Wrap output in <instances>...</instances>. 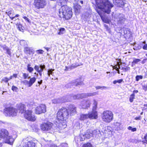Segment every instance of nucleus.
Returning <instances> with one entry per match:
<instances>
[{
	"label": "nucleus",
	"instance_id": "5",
	"mask_svg": "<svg viewBox=\"0 0 147 147\" xmlns=\"http://www.w3.org/2000/svg\"><path fill=\"white\" fill-rule=\"evenodd\" d=\"M113 116L112 112L109 111H104L101 115L102 120L107 123H110L113 120Z\"/></svg>",
	"mask_w": 147,
	"mask_h": 147
},
{
	"label": "nucleus",
	"instance_id": "8",
	"mask_svg": "<svg viewBox=\"0 0 147 147\" xmlns=\"http://www.w3.org/2000/svg\"><path fill=\"white\" fill-rule=\"evenodd\" d=\"M46 4L45 0H34V5L37 9L43 8Z\"/></svg>",
	"mask_w": 147,
	"mask_h": 147
},
{
	"label": "nucleus",
	"instance_id": "14",
	"mask_svg": "<svg viewBox=\"0 0 147 147\" xmlns=\"http://www.w3.org/2000/svg\"><path fill=\"white\" fill-rule=\"evenodd\" d=\"M83 84H84L82 81H81L77 79L76 80L72 81L71 83L68 84L66 85V87H67V86H70V88H71V86H72L74 85L78 86Z\"/></svg>",
	"mask_w": 147,
	"mask_h": 147
},
{
	"label": "nucleus",
	"instance_id": "17",
	"mask_svg": "<svg viewBox=\"0 0 147 147\" xmlns=\"http://www.w3.org/2000/svg\"><path fill=\"white\" fill-rule=\"evenodd\" d=\"M114 5L117 7H121L124 5V0H113Z\"/></svg>",
	"mask_w": 147,
	"mask_h": 147
},
{
	"label": "nucleus",
	"instance_id": "53",
	"mask_svg": "<svg viewBox=\"0 0 147 147\" xmlns=\"http://www.w3.org/2000/svg\"><path fill=\"white\" fill-rule=\"evenodd\" d=\"M23 18L28 23L30 22L29 19L26 17L24 16Z\"/></svg>",
	"mask_w": 147,
	"mask_h": 147
},
{
	"label": "nucleus",
	"instance_id": "48",
	"mask_svg": "<svg viewBox=\"0 0 147 147\" xmlns=\"http://www.w3.org/2000/svg\"><path fill=\"white\" fill-rule=\"evenodd\" d=\"M25 85H28V86L29 87V82L27 80H25L22 82Z\"/></svg>",
	"mask_w": 147,
	"mask_h": 147
},
{
	"label": "nucleus",
	"instance_id": "19",
	"mask_svg": "<svg viewBox=\"0 0 147 147\" xmlns=\"http://www.w3.org/2000/svg\"><path fill=\"white\" fill-rule=\"evenodd\" d=\"M68 111L71 115H73L76 113V107L74 105H70Z\"/></svg>",
	"mask_w": 147,
	"mask_h": 147
},
{
	"label": "nucleus",
	"instance_id": "52",
	"mask_svg": "<svg viewBox=\"0 0 147 147\" xmlns=\"http://www.w3.org/2000/svg\"><path fill=\"white\" fill-rule=\"evenodd\" d=\"M6 50L7 54L9 55H11V53L10 51V50L8 48H6Z\"/></svg>",
	"mask_w": 147,
	"mask_h": 147
},
{
	"label": "nucleus",
	"instance_id": "31",
	"mask_svg": "<svg viewBox=\"0 0 147 147\" xmlns=\"http://www.w3.org/2000/svg\"><path fill=\"white\" fill-rule=\"evenodd\" d=\"M31 65L29 64L27 66V70L30 72L31 73L34 70L33 68L32 67H30Z\"/></svg>",
	"mask_w": 147,
	"mask_h": 147
},
{
	"label": "nucleus",
	"instance_id": "54",
	"mask_svg": "<svg viewBox=\"0 0 147 147\" xmlns=\"http://www.w3.org/2000/svg\"><path fill=\"white\" fill-rule=\"evenodd\" d=\"M60 147H67V144H62L60 146Z\"/></svg>",
	"mask_w": 147,
	"mask_h": 147
},
{
	"label": "nucleus",
	"instance_id": "9",
	"mask_svg": "<svg viewBox=\"0 0 147 147\" xmlns=\"http://www.w3.org/2000/svg\"><path fill=\"white\" fill-rule=\"evenodd\" d=\"M97 94L96 92L87 94H82L75 95L73 96V98L74 99H80L83 98L87 97L88 96H95Z\"/></svg>",
	"mask_w": 147,
	"mask_h": 147
},
{
	"label": "nucleus",
	"instance_id": "57",
	"mask_svg": "<svg viewBox=\"0 0 147 147\" xmlns=\"http://www.w3.org/2000/svg\"><path fill=\"white\" fill-rule=\"evenodd\" d=\"M76 2L78 3V4L79 3H81L82 4H83V2L82 1H79V0H75Z\"/></svg>",
	"mask_w": 147,
	"mask_h": 147
},
{
	"label": "nucleus",
	"instance_id": "64",
	"mask_svg": "<svg viewBox=\"0 0 147 147\" xmlns=\"http://www.w3.org/2000/svg\"><path fill=\"white\" fill-rule=\"evenodd\" d=\"M42 80H41L40 81H38V83L39 84H41L42 83Z\"/></svg>",
	"mask_w": 147,
	"mask_h": 147
},
{
	"label": "nucleus",
	"instance_id": "2",
	"mask_svg": "<svg viewBox=\"0 0 147 147\" xmlns=\"http://www.w3.org/2000/svg\"><path fill=\"white\" fill-rule=\"evenodd\" d=\"M71 8L66 5L62 6L59 9V16L60 18H65L66 20L70 19L72 16Z\"/></svg>",
	"mask_w": 147,
	"mask_h": 147
},
{
	"label": "nucleus",
	"instance_id": "43",
	"mask_svg": "<svg viewBox=\"0 0 147 147\" xmlns=\"http://www.w3.org/2000/svg\"><path fill=\"white\" fill-rule=\"evenodd\" d=\"M36 52L38 54H42L44 51L42 50H39L36 51Z\"/></svg>",
	"mask_w": 147,
	"mask_h": 147
},
{
	"label": "nucleus",
	"instance_id": "50",
	"mask_svg": "<svg viewBox=\"0 0 147 147\" xmlns=\"http://www.w3.org/2000/svg\"><path fill=\"white\" fill-rule=\"evenodd\" d=\"M23 76L24 79H26L28 77V74L26 73H23Z\"/></svg>",
	"mask_w": 147,
	"mask_h": 147
},
{
	"label": "nucleus",
	"instance_id": "40",
	"mask_svg": "<svg viewBox=\"0 0 147 147\" xmlns=\"http://www.w3.org/2000/svg\"><path fill=\"white\" fill-rule=\"evenodd\" d=\"M143 77L142 76H137L136 77V80L138 81L140 79H141Z\"/></svg>",
	"mask_w": 147,
	"mask_h": 147
},
{
	"label": "nucleus",
	"instance_id": "45",
	"mask_svg": "<svg viewBox=\"0 0 147 147\" xmlns=\"http://www.w3.org/2000/svg\"><path fill=\"white\" fill-rule=\"evenodd\" d=\"M147 136L146 134V135L144 136V138H142V139H144V140H143L142 141V142L143 143H146V142H147Z\"/></svg>",
	"mask_w": 147,
	"mask_h": 147
},
{
	"label": "nucleus",
	"instance_id": "26",
	"mask_svg": "<svg viewBox=\"0 0 147 147\" xmlns=\"http://www.w3.org/2000/svg\"><path fill=\"white\" fill-rule=\"evenodd\" d=\"M36 78L35 77H33L30 79V80L29 81V87H31L32 85L35 82Z\"/></svg>",
	"mask_w": 147,
	"mask_h": 147
},
{
	"label": "nucleus",
	"instance_id": "38",
	"mask_svg": "<svg viewBox=\"0 0 147 147\" xmlns=\"http://www.w3.org/2000/svg\"><path fill=\"white\" fill-rule=\"evenodd\" d=\"M18 29L20 31H22L23 29H22V26L21 24H16Z\"/></svg>",
	"mask_w": 147,
	"mask_h": 147
},
{
	"label": "nucleus",
	"instance_id": "25",
	"mask_svg": "<svg viewBox=\"0 0 147 147\" xmlns=\"http://www.w3.org/2000/svg\"><path fill=\"white\" fill-rule=\"evenodd\" d=\"M81 6L80 5H76L74 6V9L75 13L76 14L79 13L80 12Z\"/></svg>",
	"mask_w": 147,
	"mask_h": 147
},
{
	"label": "nucleus",
	"instance_id": "3",
	"mask_svg": "<svg viewBox=\"0 0 147 147\" xmlns=\"http://www.w3.org/2000/svg\"><path fill=\"white\" fill-rule=\"evenodd\" d=\"M9 133L6 129H2L0 130V136L1 138L3 139L5 143L12 145L14 141L12 136H9Z\"/></svg>",
	"mask_w": 147,
	"mask_h": 147
},
{
	"label": "nucleus",
	"instance_id": "1",
	"mask_svg": "<svg viewBox=\"0 0 147 147\" xmlns=\"http://www.w3.org/2000/svg\"><path fill=\"white\" fill-rule=\"evenodd\" d=\"M96 6L102 11L108 14L111 11L113 5L108 0H95Z\"/></svg>",
	"mask_w": 147,
	"mask_h": 147
},
{
	"label": "nucleus",
	"instance_id": "28",
	"mask_svg": "<svg viewBox=\"0 0 147 147\" xmlns=\"http://www.w3.org/2000/svg\"><path fill=\"white\" fill-rule=\"evenodd\" d=\"M88 118H89L88 114H82L80 115V119L81 120H84Z\"/></svg>",
	"mask_w": 147,
	"mask_h": 147
},
{
	"label": "nucleus",
	"instance_id": "23",
	"mask_svg": "<svg viewBox=\"0 0 147 147\" xmlns=\"http://www.w3.org/2000/svg\"><path fill=\"white\" fill-rule=\"evenodd\" d=\"M35 143L32 141L28 142L23 147H35Z\"/></svg>",
	"mask_w": 147,
	"mask_h": 147
},
{
	"label": "nucleus",
	"instance_id": "60",
	"mask_svg": "<svg viewBox=\"0 0 147 147\" xmlns=\"http://www.w3.org/2000/svg\"><path fill=\"white\" fill-rule=\"evenodd\" d=\"M117 83H121L123 81V80L122 79H120L119 80H117Z\"/></svg>",
	"mask_w": 147,
	"mask_h": 147
},
{
	"label": "nucleus",
	"instance_id": "35",
	"mask_svg": "<svg viewBox=\"0 0 147 147\" xmlns=\"http://www.w3.org/2000/svg\"><path fill=\"white\" fill-rule=\"evenodd\" d=\"M54 70V69H51L48 70L47 71V75L49 77L50 76L51 74L52 75H53V72Z\"/></svg>",
	"mask_w": 147,
	"mask_h": 147
},
{
	"label": "nucleus",
	"instance_id": "61",
	"mask_svg": "<svg viewBox=\"0 0 147 147\" xmlns=\"http://www.w3.org/2000/svg\"><path fill=\"white\" fill-rule=\"evenodd\" d=\"M104 26L107 30H109V27L108 26H107L106 24H105Z\"/></svg>",
	"mask_w": 147,
	"mask_h": 147
},
{
	"label": "nucleus",
	"instance_id": "6",
	"mask_svg": "<svg viewBox=\"0 0 147 147\" xmlns=\"http://www.w3.org/2000/svg\"><path fill=\"white\" fill-rule=\"evenodd\" d=\"M114 18L115 21L117 22L119 26L123 24L126 20L125 16L123 14H116L114 16Z\"/></svg>",
	"mask_w": 147,
	"mask_h": 147
},
{
	"label": "nucleus",
	"instance_id": "49",
	"mask_svg": "<svg viewBox=\"0 0 147 147\" xmlns=\"http://www.w3.org/2000/svg\"><path fill=\"white\" fill-rule=\"evenodd\" d=\"M58 1L61 5H62L63 3H66V0H58Z\"/></svg>",
	"mask_w": 147,
	"mask_h": 147
},
{
	"label": "nucleus",
	"instance_id": "46",
	"mask_svg": "<svg viewBox=\"0 0 147 147\" xmlns=\"http://www.w3.org/2000/svg\"><path fill=\"white\" fill-rule=\"evenodd\" d=\"M140 61V59H135L133 60V61L132 62V63H137L138 62Z\"/></svg>",
	"mask_w": 147,
	"mask_h": 147
},
{
	"label": "nucleus",
	"instance_id": "20",
	"mask_svg": "<svg viewBox=\"0 0 147 147\" xmlns=\"http://www.w3.org/2000/svg\"><path fill=\"white\" fill-rule=\"evenodd\" d=\"M93 136H94L96 137H100L102 136V133H103L102 132H100V131L98 129H95L92 131Z\"/></svg>",
	"mask_w": 147,
	"mask_h": 147
},
{
	"label": "nucleus",
	"instance_id": "10",
	"mask_svg": "<svg viewBox=\"0 0 147 147\" xmlns=\"http://www.w3.org/2000/svg\"><path fill=\"white\" fill-rule=\"evenodd\" d=\"M24 114V117L27 119L31 121H34L36 118L35 116L32 114V111L30 110L26 111Z\"/></svg>",
	"mask_w": 147,
	"mask_h": 147
},
{
	"label": "nucleus",
	"instance_id": "21",
	"mask_svg": "<svg viewBox=\"0 0 147 147\" xmlns=\"http://www.w3.org/2000/svg\"><path fill=\"white\" fill-rule=\"evenodd\" d=\"M24 52L26 54L30 55L33 54L34 51L31 48L26 47L24 48Z\"/></svg>",
	"mask_w": 147,
	"mask_h": 147
},
{
	"label": "nucleus",
	"instance_id": "36",
	"mask_svg": "<svg viewBox=\"0 0 147 147\" xmlns=\"http://www.w3.org/2000/svg\"><path fill=\"white\" fill-rule=\"evenodd\" d=\"M93 105V107L92 110H95L97 108V103L95 100H94V103Z\"/></svg>",
	"mask_w": 147,
	"mask_h": 147
},
{
	"label": "nucleus",
	"instance_id": "18",
	"mask_svg": "<svg viewBox=\"0 0 147 147\" xmlns=\"http://www.w3.org/2000/svg\"><path fill=\"white\" fill-rule=\"evenodd\" d=\"M96 11L100 16L102 20L104 22L107 24L109 23L110 20L108 17L105 16H102L101 13L98 10Z\"/></svg>",
	"mask_w": 147,
	"mask_h": 147
},
{
	"label": "nucleus",
	"instance_id": "13",
	"mask_svg": "<svg viewBox=\"0 0 147 147\" xmlns=\"http://www.w3.org/2000/svg\"><path fill=\"white\" fill-rule=\"evenodd\" d=\"M70 100L66 99L65 97H63L60 98L54 99L52 100V102L53 103L56 104L69 101Z\"/></svg>",
	"mask_w": 147,
	"mask_h": 147
},
{
	"label": "nucleus",
	"instance_id": "39",
	"mask_svg": "<svg viewBox=\"0 0 147 147\" xmlns=\"http://www.w3.org/2000/svg\"><path fill=\"white\" fill-rule=\"evenodd\" d=\"M12 90L13 91L16 92H18V88L14 86H13L12 87Z\"/></svg>",
	"mask_w": 147,
	"mask_h": 147
},
{
	"label": "nucleus",
	"instance_id": "55",
	"mask_svg": "<svg viewBox=\"0 0 147 147\" xmlns=\"http://www.w3.org/2000/svg\"><path fill=\"white\" fill-rule=\"evenodd\" d=\"M143 89L145 91L147 90V85H145L143 86Z\"/></svg>",
	"mask_w": 147,
	"mask_h": 147
},
{
	"label": "nucleus",
	"instance_id": "44",
	"mask_svg": "<svg viewBox=\"0 0 147 147\" xmlns=\"http://www.w3.org/2000/svg\"><path fill=\"white\" fill-rule=\"evenodd\" d=\"M117 65H116L114 67V68L116 70H118V69H119V68H120V65L119 64V63L118 62L117 63Z\"/></svg>",
	"mask_w": 147,
	"mask_h": 147
},
{
	"label": "nucleus",
	"instance_id": "33",
	"mask_svg": "<svg viewBox=\"0 0 147 147\" xmlns=\"http://www.w3.org/2000/svg\"><path fill=\"white\" fill-rule=\"evenodd\" d=\"M120 123L118 122L115 123V128L117 129V130H118L120 129Z\"/></svg>",
	"mask_w": 147,
	"mask_h": 147
},
{
	"label": "nucleus",
	"instance_id": "7",
	"mask_svg": "<svg viewBox=\"0 0 147 147\" xmlns=\"http://www.w3.org/2000/svg\"><path fill=\"white\" fill-rule=\"evenodd\" d=\"M4 112L8 116H16L17 113V110L12 107H7L5 109Z\"/></svg>",
	"mask_w": 147,
	"mask_h": 147
},
{
	"label": "nucleus",
	"instance_id": "59",
	"mask_svg": "<svg viewBox=\"0 0 147 147\" xmlns=\"http://www.w3.org/2000/svg\"><path fill=\"white\" fill-rule=\"evenodd\" d=\"M141 119V116H139L138 117H136L135 118V119L136 120H140Z\"/></svg>",
	"mask_w": 147,
	"mask_h": 147
},
{
	"label": "nucleus",
	"instance_id": "47",
	"mask_svg": "<svg viewBox=\"0 0 147 147\" xmlns=\"http://www.w3.org/2000/svg\"><path fill=\"white\" fill-rule=\"evenodd\" d=\"M6 13L7 14L10 16L13 13V11L11 10L8 11H7L6 12Z\"/></svg>",
	"mask_w": 147,
	"mask_h": 147
},
{
	"label": "nucleus",
	"instance_id": "15",
	"mask_svg": "<svg viewBox=\"0 0 147 147\" xmlns=\"http://www.w3.org/2000/svg\"><path fill=\"white\" fill-rule=\"evenodd\" d=\"M91 104L90 101L89 100H84L81 102V106L83 109H86L89 107Z\"/></svg>",
	"mask_w": 147,
	"mask_h": 147
},
{
	"label": "nucleus",
	"instance_id": "58",
	"mask_svg": "<svg viewBox=\"0 0 147 147\" xmlns=\"http://www.w3.org/2000/svg\"><path fill=\"white\" fill-rule=\"evenodd\" d=\"M143 48L144 50H147V44H145L143 46Z\"/></svg>",
	"mask_w": 147,
	"mask_h": 147
},
{
	"label": "nucleus",
	"instance_id": "41",
	"mask_svg": "<svg viewBox=\"0 0 147 147\" xmlns=\"http://www.w3.org/2000/svg\"><path fill=\"white\" fill-rule=\"evenodd\" d=\"M83 147H91L92 145L90 143H88L84 144L83 146Z\"/></svg>",
	"mask_w": 147,
	"mask_h": 147
},
{
	"label": "nucleus",
	"instance_id": "34",
	"mask_svg": "<svg viewBox=\"0 0 147 147\" xmlns=\"http://www.w3.org/2000/svg\"><path fill=\"white\" fill-rule=\"evenodd\" d=\"M135 95L133 93L129 97V101L131 102H133L134 99L135 98Z\"/></svg>",
	"mask_w": 147,
	"mask_h": 147
},
{
	"label": "nucleus",
	"instance_id": "27",
	"mask_svg": "<svg viewBox=\"0 0 147 147\" xmlns=\"http://www.w3.org/2000/svg\"><path fill=\"white\" fill-rule=\"evenodd\" d=\"M79 139L80 141H84L85 140V138H86V137L85 136V134H80L79 136Z\"/></svg>",
	"mask_w": 147,
	"mask_h": 147
},
{
	"label": "nucleus",
	"instance_id": "32",
	"mask_svg": "<svg viewBox=\"0 0 147 147\" xmlns=\"http://www.w3.org/2000/svg\"><path fill=\"white\" fill-rule=\"evenodd\" d=\"M95 88L96 89H101L102 90H103V89H107L109 88L108 87L105 86H97L95 87Z\"/></svg>",
	"mask_w": 147,
	"mask_h": 147
},
{
	"label": "nucleus",
	"instance_id": "42",
	"mask_svg": "<svg viewBox=\"0 0 147 147\" xmlns=\"http://www.w3.org/2000/svg\"><path fill=\"white\" fill-rule=\"evenodd\" d=\"M130 68L129 67H123L122 68V69L125 71H126L128 70H129Z\"/></svg>",
	"mask_w": 147,
	"mask_h": 147
},
{
	"label": "nucleus",
	"instance_id": "56",
	"mask_svg": "<svg viewBox=\"0 0 147 147\" xmlns=\"http://www.w3.org/2000/svg\"><path fill=\"white\" fill-rule=\"evenodd\" d=\"M39 67L40 68L42 69L43 70L45 67V65H40L39 66Z\"/></svg>",
	"mask_w": 147,
	"mask_h": 147
},
{
	"label": "nucleus",
	"instance_id": "4",
	"mask_svg": "<svg viewBox=\"0 0 147 147\" xmlns=\"http://www.w3.org/2000/svg\"><path fill=\"white\" fill-rule=\"evenodd\" d=\"M69 114L67 109L62 108L58 111L57 115V119L60 120H65L68 117Z\"/></svg>",
	"mask_w": 147,
	"mask_h": 147
},
{
	"label": "nucleus",
	"instance_id": "29",
	"mask_svg": "<svg viewBox=\"0 0 147 147\" xmlns=\"http://www.w3.org/2000/svg\"><path fill=\"white\" fill-rule=\"evenodd\" d=\"M61 120V122L59 124L60 126V127H61V128H64L67 126L65 120H64V121H62V120Z\"/></svg>",
	"mask_w": 147,
	"mask_h": 147
},
{
	"label": "nucleus",
	"instance_id": "37",
	"mask_svg": "<svg viewBox=\"0 0 147 147\" xmlns=\"http://www.w3.org/2000/svg\"><path fill=\"white\" fill-rule=\"evenodd\" d=\"M65 29L63 28H61L58 32V34L59 35H61L63 34L65 32Z\"/></svg>",
	"mask_w": 147,
	"mask_h": 147
},
{
	"label": "nucleus",
	"instance_id": "30",
	"mask_svg": "<svg viewBox=\"0 0 147 147\" xmlns=\"http://www.w3.org/2000/svg\"><path fill=\"white\" fill-rule=\"evenodd\" d=\"M34 69L37 72H42L43 70L42 69L40 68L38 65H35L34 66Z\"/></svg>",
	"mask_w": 147,
	"mask_h": 147
},
{
	"label": "nucleus",
	"instance_id": "51",
	"mask_svg": "<svg viewBox=\"0 0 147 147\" xmlns=\"http://www.w3.org/2000/svg\"><path fill=\"white\" fill-rule=\"evenodd\" d=\"M2 80L5 82H7L9 80V79L7 77H5L3 78Z\"/></svg>",
	"mask_w": 147,
	"mask_h": 147
},
{
	"label": "nucleus",
	"instance_id": "22",
	"mask_svg": "<svg viewBox=\"0 0 147 147\" xmlns=\"http://www.w3.org/2000/svg\"><path fill=\"white\" fill-rule=\"evenodd\" d=\"M18 108L20 111V112L22 113H25V111H26L25 105L24 104H20L18 107Z\"/></svg>",
	"mask_w": 147,
	"mask_h": 147
},
{
	"label": "nucleus",
	"instance_id": "16",
	"mask_svg": "<svg viewBox=\"0 0 147 147\" xmlns=\"http://www.w3.org/2000/svg\"><path fill=\"white\" fill-rule=\"evenodd\" d=\"M88 118L91 119H96L98 118V114L96 110H92V112L89 113L88 114Z\"/></svg>",
	"mask_w": 147,
	"mask_h": 147
},
{
	"label": "nucleus",
	"instance_id": "11",
	"mask_svg": "<svg viewBox=\"0 0 147 147\" xmlns=\"http://www.w3.org/2000/svg\"><path fill=\"white\" fill-rule=\"evenodd\" d=\"M46 111V106L44 104H41L37 107L35 110V113L37 114H40L42 113H45Z\"/></svg>",
	"mask_w": 147,
	"mask_h": 147
},
{
	"label": "nucleus",
	"instance_id": "62",
	"mask_svg": "<svg viewBox=\"0 0 147 147\" xmlns=\"http://www.w3.org/2000/svg\"><path fill=\"white\" fill-rule=\"evenodd\" d=\"M17 74H13L12 75L13 77L15 78H16L17 77Z\"/></svg>",
	"mask_w": 147,
	"mask_h": 147
},
{
	"label": "nucleus",
	"instance_id": "24",
	"mask_svg": "<svg viewBox=\"0 0 147 147\" xmlns=\"http://www.w3.org/2000/svg\"><path fill=\"white\" fill-rule=\"evenodd\" d=\"M85 136L87 138H90L93 136V134L92 131L90 130H88L84 133Z\"/></svg>",
	"mask_w": 147,
	"mask_h": 147
},
{
	"label": "nucleus",
	"instance_id": "63",
	"mask_svg": "<svg viewBox=\"0 0 147 147\" xmlns=\"http://www.w3.org/2000/svg\"><path fill=\"white\" fill-rule=\"evenodd\" d=\"M136 131V128H132L131 129L132 131Z\"/></svg>",
	"mask_w": 147,
	"mask_h": 147
},
{
	"label": "nucleus",
	"instance_id": "12",
	"mask_svg": "<svg viewBox=\"0 0 147 147\" xmlns=\"http://www.w3.org/2000/svg\"><path fill=\"white\" fill-rule=\"evenodd\" d=\"M52 125V123L49 122H47L46 123L41 124L40 128L43 131H48L51 129Z\"/></svg>",
	"mask_w": 147,
	"mask_h": 147
}]
</instances>
